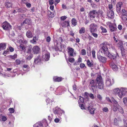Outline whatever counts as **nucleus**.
<instances>
[{
    "instance_id": "obj_1",
    "label": "nucleus",
    "mask_w": 127,
    "mask_h": 127,
    "mask_svg": "<svg viewBox=\"0 0 127 127\" xmlns=\"http://www.w3.org/2000/svg\"><path fill=\"white\" fill-rule=\"evenodd\" d=\"M108 44L104 43L102 44L101 47L100 49V52L103 54L111 59H115L116 58H118L119 56L118 54L116 52L115 55H112L110 54L108 51L107 47Z\"/></svg>"
},
{
    "instance_id": "obj_2",
    "label": "nucleus",
    "mask_w": 127,
    "mask_h": 127,
    "mask_svg": "<svg viewBox=\"0 0 127 127\" xmlns=\"http://www.w3.org/2000/svg\"><path fill=\"white\" fill-rule=\"evenodd\" d=\"M113 93L117 97L122 99L124 96L127 95V88L121 87L114 89Z\"/></svg>"
},
{
    "instance_id": "obj_3",
    "label": "nucleus",
    "mask_w": 127,
    "mask_h": 127,
    "mask_svg": "<svg viewBox=\"0 0 127 127\" xmlns=\"http://www.w3.org/2000/svg\"><path fill=\"white\" fill-rule=\"evenodd\" d=\"M102 11L98 10H93L89 14V16L91 20H94L95 21L99 20V15H102Z\"/></svg>"
},
{
    "instance_id": "obj_4",
    "label": "nucleus",
    "mask_w": 127,
    "mask_h": 127,
    "mask_svg": "<svg viewBox=\"0 0 127 127\" xmlns=\"http://www.w3.org/2000/svg\"><path fill=\"white\" fill-rule=\"evenodd\" d=\"M63 39L61 37H60L54 42L55 49L56 51H61L63 49L62 45Z\"/></svg>"
},
{
    "instance_id": "obj_5",
    "label": "nucleus",
    "mask_w": 127,
    "mask_h": 127,
    "mask_svg": "<svg viewBox=\"0 0 127 127\" xmlns=\"http://www.w3.org/2000/svg\"><path fill=\"white\" fill-rule=\"evenodd\" d=\"M96 81L98 84L97 86L98 88L100 89H102L104 85L101 77L99 76L97 77L96 79Z\"/></svg>"
},
{
    "instance_id": "obj_6",
    "label": "nucleus",
    "mask_w": 127,
    "mask_h": 127,
    "mask_svg": "<svg viewBox=\"0 0 127 127\" xmlns=\"http://www.w3.org/2000/svg\"><path fill=\"white\" fill-rule=\"evenodd\" d=\"M114 79L111 78L107 77L106 78L105 84L107 87H109L112 86L114 83Z\"/></svg>"
},
{
    "instance_id": "obj_7",
    "label": "nucleus",
    "mask_w": 127,
    "mask_h": 127,
    "mask_svg": "<svg viewBox=\"0 0 127 127\" xmlns=\"http://www.w3.org/2000/svg\"><path fill=\"white\" fill-rule=\"evenodd\" d=\"M42 59L43 61H47L49 60L50 58L49 53L47 51H44L43 52Z\"/></svg>"
},
{
    "instance_id": "obj_8",
    "label": "nucleus",
    "mask_w": 127,
    "mask_h": 127,
    "mask_svg": "<svg viewBox=\"0 0 127 127\" xmlns=\"http://www.w3.org/2000/svg\"><path fill=\"white\" fill-rule=\"evenodd\" d=\"M68 53L69 56H75L76 54L75 52H74V49L70 47H68L67 48Z\"/></svg>"
},
{
    "instance_id": "obj_9",
    "label": "nucleus",
    "mask_w": 127,
    "mask_h": 127,
    "mask_svg": "<svg viewBox=\"0 0 127 127\" xmlns=\"http://www.w3.org/2000/svg\"><path fill=\"white\" fill-rule=\"evenodd\" d=\"M112 101L113 103V110L115 112L117 111L118 107L119 106V105L118 104V102L113 97L112 98Z\"/></svg>"
},
{
    "instance_id": "obj_10",
    "label": "nucleus",
    "mask_w": 127,
    "mask_h": 127,
    "mask_svg": "<svg viewBox=\"0 0 127 127\" xmlns=\"http://www.w3.org/2000/svg\"><path fill=\"white\" fill-rule=\"evenodd\" d=\"M2 26L3 29L5 30H9L11 29V25L6 21L3 22Z\"/></svg>"
},
{
    "instance_id": "obj_11",
    "label": "nucleus",
    "mask_w": 127,
    "mask_h": 127,
    "mask_svg": "<svg viewBox=\"0 0 127 127\" xmlns=\"http://www.w3.org/2000/svg\"><path fill=\"white\" fill-rule=\"evenodd\" d=\"M97 83L96 80L95 81L92 80L91 81L89 86L91 87L93 91H94L97 88Z\"/></svg>"
},
{
    "instance_id": "obj_12",
    "label": "nucleus",
    "mask_w": 127,
    "mask_h": 127,
    "mask_svg": "<svg viewBox=\"0 0 127 127\" xmlns=\"http://www.w3.org/2000/svg\"><path fill=\"white\" fill-rule=\"evenodd\" d=\"M97 26L96 24L94 23L91 24L90 26V30L91 33L97 31Z\"/></svg>"
},
{
    "instance_id": "obj_13",
    "label": "nucleus",
    "mask_w": 127,
    "mask_h": 127,
    "mask_svg": "<svg viewBox=\"0 0 127 127\" xmlns=\"http://www.w3.org/2000/svg\"><path fill=\"white\" fill-rule=\"evenodd\" d=\"M53 112L55 114H57L61 115L62 113H64V112L60 109L56 107L55 109L53 110Z\"/></svg>"
},
{
    "instance_id": "obj_14",
    "label": "nucleus",
    "mask_w": 127,
    "mask_h": 127,
    "mask_svg": "<svg viewBox=\"0 0 127 127\" xmlns=\"http://www.w3.org/2000/svg\"><path fill=\"white\" fill-rule=\"evenodd\" d=\"M122 5V3L121 2H119L117 4L116 11L118 14L120 13L121 7Z\"/></svg>"
},
{
    "instance_id": "obj_15",
    "label": "nucleus",
    "mask_w": 127,
    "mask_h": 127,
    "mask_svg": "<svg viewBox=\"0 0 127 127\" xmlns=\"http://www.w3.org/2000/svg\"><path fill=\"white\" fill-rule=\"evenodd\" d=\"M97 59L100 62H101L102 63H105L106 62V58L101 56L98 55L97 56Z\"/></svg>"
},
{
    "instance_id": "obj_16",
    "label": "nucleus",
    "mask_w": 127,
    "mask_h": 127,
    "mask_svg": "<svg viewBox=\"0 0 127 127\" xmlns=\"http://www.w3.org/2000/svg\"><path fill=\"white\" fill-rule=\"evenodd\" d=\"M33 53L34 54L38 53L39 51L40 48L37 46H34L32 49Z\"/></svg>"
},
{
    "instance_id": "obj_17",
    "label": "nucleus",
    "mask_w": 127,
    "mask_h": 127,
    "mask_svg": "<svg viewBox=\"0 0 127 127\" xmlns=\"http://www.w3.org/2000/svg\"><path fill=\"white\" fill-rule=\"evenodd\" d=\"M18 71L17 69H14L13 71H11V74H9L8 75V76L9 77H14L16 76L17 74L16 72Z\"/></svg>"
},
{
    "instance_id": "obj_18",
    "label": "nucleus",
    "mask_w": 127,
    "mask_h": 127,
    "mask_svg": "<svg viewBox=\"0 0 127 127\" xmlns=\"http://www.w3.org/2000/svg\"><path fill=\"white\" fill-rule=\"evenodd\" d=\"M108 17L111 18H113L114 17V12L112 10H111L108 13Z\"/></svg>"
},
{
    "instance_id": "obj_19",
    "label": "nucleus",
    "mask_w": 127,
    "mask_h": 127,
    "mask_svg": "<svg viewBox=\"0 0 127 127\" xmlns=\"http://www.w3.org/2000/svg\"><path fill=\"white\" fill-rule=\"evenodd\" d=\"M41 62V60L40 58V56H38L34 60V62L36 64H40Z\"/></svg>"
},
{
    "instance_id": "obj_20",
    "label": "nucleus",
    "mask_w": 127,
    "mask_h": 127,
    "mask_svg": "<svg viewBox=\"0 0 127 127\" xmlns=\"http://www.w3.org/2000/svg\"><path fill=\"white\" fill-rule=\"evenodd\" d=\"M87 109L89 110L91 114H93L94 113V111L95 109L92 106H89L87 108Z\"/></svg>"
},
{
    "instance_id": "obj_21",
    "label": "nucleus",
    "mask_w": 127,
    "mask_h": 127,
    "mask_svg": "<svg viewBox=\"0 0 127 127\" xmlns=\"http://www.w3.org/2000/svg\"><path fill=\"white\" fill-rule=\"evenodd\" d=\"M26 36L28 38H30L32 37L33 35L30 31H28L26 32Z\"/></svg>"
},
{
    "instance_id": "obj_22",
    "label": "nucleus",
    "mask_w": 127,
    "mask_h": 127,
    "mask_svg": "<svg viewBox=\"0 0 127 127\" xmlns=\"http://www.w3.org/2000/svg\"><path fill=\"white\" fill-rule=\"evenodd\" d=\"M62 26L64 27H68L69 26V21H65L62 24Z\"/></svg>"
},
{
    "instance_id": "obj_23",
    "label": "nucleus",
    "mask_w": 127,
    "mask_h": 127,
    "mask_svg": "<svg viewBox=\"0 0 127 127\" xmlns=\"http://www.w3.org/2000/svg\"><path fill=\"white\" fill-rule=\"evenodd\" d=\"M43 125L41 122H37L33 125V127H43Z\"/></svg>"
},
{
    "instance_id": "obj_24",
    "label": "nucleus",
    "mask_w": 127,
    "mask_h": 127,
    "mask_svg": "<svg viewBox=\"0 0 127 127\" xmlns=\"http://www.w3.org/2000/svg\"><path fill=\"white\" fill-rule=\"evenodd\" d=\"M21 39L18 40V41L20 43H22L24 44H26L27 43V41L24 39V37H22Z\"/></svg>"
},
{
    "instance_id": "obj_25",
    "label": "nucleus",
    "mask_w": 127,
    "mask_h": 127,
    "mask_svg": "<svg viewBox=\"0 0 127 127\" xmlns=\"http://www.w3.org/2000/svg\"><path fill=\"white\" fill-rule=\"evenodd\" d=\"M110 66L115 71L117 70L118 67L117 65L111 63L110 64Z\"/></svg>"
},
{
    "instance_id": "obj_26",
    "label": "nucleus",
    "mask_w": 127,
    "mask_h": 127,
    "mask_svg": "<svg viewBox=\"0 0 127 127\" xmlns=\"http://www.w3.org/2000/svg\"><path fill=\"white\" fill-rule=\"evenodd\" d=\"M23 69L25 72L29 70V67L28 65H24L23 66Z\"/></svg>"
},
{
    "instance_id": "obj_27",
    "label": "nucleus",
    "mask_w": 127,
    "mask_h": 127,
    "mask_svg": "<svg viewBox=\"0 0 127 127\" xmlns=\"http://www.w3.org/2000/svg\"><path fill=\"white\" fill-rule=\"evenodd\" d=\"M63 78L61 77H55L53 78L54 80L56 82H60L62 80Z\"/></svg>"
},
{
    "instance_id": "obj_28",
    "label": "nucleus",
    "mask_w": 127,
    "mask_h": 127,
    "mask_svg": "<svg viewBox=\"0 0 127 127\" xmlns=\"http://www.w3.org/2000/svg\"><path fill=\"white\" fill-rule=\"evenodd\" d=\"M66 60L67 63H68V61L71 63H73L74 61L75 60L74 58L69 57L68 60V59L66 58Z\"/></svg>"
},
{
    "instance_id": "obj_29",
    "label": "nucleus",
    "mask_w": 127,
    "mask_h": 127,
    "mask_svg": "<svg viewBox=\"0 0 127 127\" xmlns=\"http://www.w3.org/2000/svg\"><path fill=\"white\" fill-rule=\"evenodd\" d=\"M37 39L36 36H35L33 38V39L30 41V42L34 44L35 43L37 40Z\"/></svg>"
},
{
    "instance_id": "obj_30",
    "label": "nucleus",
    "mask_w": 127,
    "mask_h": 127,
    "mask_svg": "<svg viewBox=\"0 0 127 127\" xmlns=\"http://www.w3.org/2000/svg\"><path fill=\"white\" fill-rule=\"evenodd\" d=\"M109 27L110 30L111 32H114L116 30V27L113 26L111 25H109Z\"/></svg>"
},
{
    "instance_id": "obj_31",
    "label": "nucleus",
    "mask_w": 127,
    "mask_h": 127,
    "mask_svg": "<svg viewBox=\"0 0 127 127\" xmlns=\"http://www.w3.org/2000/svg\"><path fill=\"white\" fill-rule=\"evenodd\" d=\"M85 32V29L84 27H82L79 31V32L80 34L84 33Z\"/></svg>"
},
{
    "instance_id": "obj_32",
    "label": "nucleus",
    "mask_w": 127,
    "mask_h": 127,
    "mask_svg": "<svg viewBox=\"0 0 127 127\" xmlns=\"http://www.w3.org/2000/svg\"><path fill=\"white\" fill-rule=\"evenodd\" d=\"M118 46L120 48H123V43L122 41L120 40H118Z\"/></svg>"
},
{
    "instance_id": "obj_33",
    "label": "nucleus",
    "mask_w": 127,
    "mask_h": 127,
    "mask_svg": "<svg viewBox=\"0 0 127 127\" xmlns=\"http://www.w3.org/2000/svg\"><path fill=\"white\" fill-rule=\"evenodd\" d=\"M6 44L4 43L0 44V51L1 49H4L6 47Z\"/></svg>"
},
{
    "instance_id": "obj_34",
    "label": "nucleus",
    "mask_w": 127,
    "mask_h": 127,
    "mask_svg": "<svg viewBox=\"0 0 127 127\" xmlns=\"http://www.w3.org/2000/svg\"><path fill=\"white\" fill-rule=\"evenodd\" d=\"M78 102L79 104L81 103H83L84 102V98L82 97L79 96Z\"/></svg>"
},
{
    "instance_id": "obj_35",
    "label": "nucleus",
    "mask_w": 127,
    "mask_h": 127,
    "mask_svg": "<svg viewBox=\"0 0 127 127\" xmlns=\"http://www.w3.org/2000/svg\"><path fill=\"white\" fill-rule=\"evenodd\" d=\"M71 23L74 26H75L76 25L77 22L76 19L72 18L71 20Z\"/></svg>"
},
{
    "instance_id": "obj_36",
    "label": "nucleus",
    "mask_w": 127,
    "mask_h": 127,
    "mask_svg": "<svg viewBox=\"0 0 127 127\" xmlns=\"http://www.w3.org/2000/svg\"><path fill=\"white\" fill-rule=\"evenodd\" d=\"M118 109L119 111L122 114L124 113V110L122 107L119 105V106L118 107Z\"/></svg>"
},
{
    "instance_id": "obj_37",
    "label": "nucleus",
    "mask_w": 127,
    "mask_h": 127,
    "mask_svg": "<svg viewBox=\"0 0 127 127\" xmlns=\"http://www.w3.org/2000/svg\"><path fill=\"white\" fill-rule=\"evenodd\" d=\"M12 5L11 3L9 2H6L5 3V6L7 8H9L11 7Z\"/></svg>"
},
{
    "instance_id": "obj_38",
    "label": "nucleus",
    "mask_w": 127,
    "mask_h": 127,
    "mask_svg": "<svg viewBox=\"0 0 127 127\" xmlns=\"http://www.w3.org/2000/svg\"><path fill=\"white\" fill-rule=\"evenodd\" d=\"M42 123L44 125L45 127H46L48 126V124L46 119H43L42 121Z\"/></svg>"
},
{
    "instance_id": "obj_39",
    "label": "nucleus",
    "mask_w": 127,
    "mask_h": 127,
    "mask_svg": "<svg viewBox=\"0 0 127 127\" xmlns=\"http://www.w3.org/2000/svg\"><path fill=\"white\" fill-rule=\"evenodd\" d=\"M122 19L124 22H126L127 21V16L123 15L122 16Z\"/></svg>"
},
{
    "instance_id": "obj_40",
    "label": "nucleus",
    "mask_w": 127,
    "mask_h": 127,
    "mask_svg": "<svg viewBox=\"0 0 127 127\" xmlns=\"http://www.w3.org/2000/svg\"><path fill=\"white\" fill-rule=\"evenodd\" d=\"M123 102L124 104L127 106V97H124L123 99Z\"/></svg>"
},
{
    "instance_id": "obj_41",
    "label": "nucleus",
    "mask_w": 127,
    "mask_h": 127,
    "mask_svg": "<svg viewBox=\"0 0 127 127\" xmlns=\"http://www.w3.org/2000/svg\"><path fill=\"white\" fill-rule=\"evenodd\" d=\"M87 64L89 66L91 67L93 65V64L89 60H88L87 61Z\"/></svg>"
},
{
    "instance_id": "obj_42",
    "label": "nucleus",
    "mask_w": 127,
    "mask_h": 127,
    "mask_svg": "<svg viewBox=\"0 0 127 127\" xmlns=\"http://www.w3.org/2000/svg\"><path fill=\"white\" fill-rule=\"evenodd\" d=\"M33 56V54H30L27 58L26 59L27 60H30L32 58Z\"/></svg>"
},
{
    "instance_id": "obj_43",
    "label": "nucleus",
    "mask_w": 127,
    "mask_h": 127,
    "mask_svg": "<svg viewBox=\"0 0 127 127\" xmlns=\"http://www.w3.org/2000/svg\"><path fill=\"white\" fill-rule=\"evenodd\" d=\"M48 13L50 17L52 18L54 17V14L51 12L50 11H48Z\"/></svg>"
},
{
    "instance_id": "obj_44",
    "label": "nucleus",
    "mask_w": 127,
    "mask_h": 127,
    "mask_svg": "<svg viewBox=\"0 0 127 127\" xmlns=\"http://www.w3.org/2000/svg\"><path fill=\"white\" fill-rule=\"evenodd\" d=\"M17 55L16 54H14L13 55H10L9 56V57L11 59H15L16 58H17Z\"/></svg>"
},
{
    "instance_id": "obj_45",
    "label": "nucleus",
    "mask_w": 127,
    "mask_h": 127,
    "mask_svg": "<svg viewBox=\"0 0 127 127\" xmlns=\"http://www.w3.org/2000/svg\"><path fill=\"white\" fill-rule=\"evenodd\" d=\"M121 53L122 56H124L125 55V51L124 49L123 48H121Z\"/></svg>"
},
{
    "instance_id": "obj_46",
    "label": "nucleus",
    "mask_w": 127,
    "mask_h": 127,
    "mask_svg": "<svg viewBox=\"0 0 127 127\" xmlns=\"http://www.w3.org/2000/svg\"><path fill=\"white\" fill-rule=\"evenodd\" d=\"M100 28L102 32H103L106 33L107 32V30L105 28L103 27L102 26H101Z\"/></svg>"
},
{
    "instance_id": "obj_47",
    "label": "nucleus",
    "mask_w": 127,
    "mask_h": 127,
    "mask_svg": "<svg viewBox=\"0 0 127 127\" xmlns=\"http://www.w3.org/2000/svg\"><path fill=\"white\" fill-rule=\"evenodd\" d=\"M95 51L94 50H93L92 51V55L93 57L94 58H95Z\"/></svg>"
},
{
    "instance_id": "obj_48",
    "label": "nucleus",
    "mask_w": 127,
    "mask_h": 127,
    "mask_svg": "<svg viewBox=\"0 0 127 127\" xmlns=\"http://www.w3.org/2000/svg\"><path fill=\"white\" fill-rule=\"evenodd\" d=\"M30 22V21L29 19H26L23 22V24H28Z\"/></svg>"
},
{
    "instance_id": "obj_49",
    "label": "nucleus",
    "mask_w": 127,
    "mask_h": 127,
    "mask_svg": "<svg viewBox=\"0 0 127 127\" xmlns=\"http://www.w3.org/2000/svg\"><path fill=\"white\" fill-rule=\"evenodd\" d=\"M21 11V9L19 8H18L17 9L14 10L13 12V13H17V12H20Z\"/></svg>"
},
{
    "instance_id": "obj_50",
    "label": "nucleus",
    "mask_w": 127,
    "mask_h": 127,
    "mask_svg": "<svg viewBox=\"0 0 127 127\" xmlns=\"http://www.w3.org/2000/svg\"><path fill=\"white\" fill-rule=\"evenodd\" d=\"M25 4L26 5L27 7L28 8H30L31 6V4L28 2L25 3Z\"/></svg>"
},
{
    "instance_id": "obj_51",
    "label": "nucleus",
    "mask_w": 127,
    "mask_h": 127,
    "mask_svg": "<svg viewBox=\"0 0 127 127\" xmlns=\"http://www.w3.org/2000/svg\"><path fill=\"white\" fill-rule=\"evenodd\" d=\"M81 54L83 55H85L86 54V50L84 49H82L81 51Z\"/></svg>"
},
{
    "instance_id": "obj_52",
    "label": "nucleus",
    "mask_w": 127,
    "mask_h": 127,
    "mask_svg": "<svg viewBox=\"0 0 127 127\" xmlns=\"http://www.w3.org/2000/svg\"><path fill=\"white\" fill-rule=\"evenodd\" d=\"M121 13L123 15H125L127 14V11L125 9L122 10Z\"/></svg>"
},
{
    "instance_id": "obj_53",
    "label": "nucleus",
    "mask_w": 127,
    "mask_h": 127,
    "mask_svg": "<svg viewBox=\"0 0 127 127\" xmlns=\"http://www.w3.org/2000/svg\"><path fill=\"white\" fill-rule=\"evenodd\" d=\"M82 59L80 57L78 58V61L76 63H75L74 64L76 65H77V63H81L82 62Z\"/></svg>"
},
{
    "instance_id": "obj_54",
    "label": "nucleus",
    "mask_w": 127,
    "mask_h": 127,
    "mask_svg": "<svg viewBox=\"0 0 127 127\" xmlns=\"http://www.w3.org/2000/svg\"><path fill=\"white\" fill-rule=\"evenodd\" d=\"M8 110L9 111L10 113H13L14 112V109L13 108H9L8 109Z\"/></svg>"
},
{
    "instance_id": "obj_55",
    "label": "nucleus",
    "mask_w": 127,
    "mask_h": 127,
    "mask_svg": "<svg viewBox=\"0 0 127 127\" xmlns=\"http://www.w3.org/2000/svg\"><path fill=\"white\" fill-rule=\"evenodd\" d=\"M108 7L109 9L110 10V11L111 10H113V5L112 4H109L108 5Z\"/></svg>"
},
{
    "instance_id": "obj_56",
    "label": "nucleus",
    "mask_w": 127,
    "mask_h": 127,
    "mask_svg": "<svg viewBox=\"0 0 127 127\" xmlns=\"http://www.w3.org/2000/svg\"><path fill=\"white\" fill-rule=\"evenodd\" d=\"M80 67L81 68H83L84 67H86L85 64L84 63H82L80 64Z\"/></svg>"
},
{
    "instance_id": "obj_57",
    "label": "nucleus",
    "mask_w": 127,
    "mask_h": 127,
    "mask_svg": "<svg viewBox=\"0 0 127 127\" xmlns=\"http://www.w3.org/2000/svg\"><path fill=\"white\" fill-rule=\"evenodd\" d=\"M20 48L22 50H24L25 48V47L22 44H21L19 46Z\"/></svg>"
},
{
    "instance_id": "obj_58",
    "label": "nucleus",
    "mask_w": 127,
    "mask_h": 127,
    "mask_svg": "<svg viewBox=\"0 0 127 127\" xmlns=\"http://www.w3.org/2000/svg\"><path fill=\"white\" fill-rule=\"evenodd\" d=\"M79 105L81 108L82 109H85V106L83 104H80L79 103Z\"/></svg>"
},
{
    "instance_id": "obj_59",
    "label": "nucleus",
    "mask_w": 127,
    "mask_h": 127,
    "mask_svg": "<svg viewBox=\"0 0 127 127\" xmlns=\"http://www.w3.org/2000/svg\"><path fill=\"white\" fill-rule=\"evenodd\" d=\"M46 102L47 103H51L52 102H53V100H51L49 98H47L46 99Z\"/></svg>"
},
{
    "instance_id": "obj_60",
    "label": "nucleus",
    "mask_w": 127,
    "mask_h": 127,
    "mask_svg": "<svg viewBox=\"0 0 127 127\" xmlns=\"http://www.w3.org/2000/svg\"><path fill=\"white\" fill-rule=\"evenodd\" d=\"M54 0H49V4L50 5H53L54 3Z\"/></svg>"
},
{
    "instance_id": "obj_61",
    "label": "nucleus",
    "mask_w": 127,
    "mask_h": 127,
    "mask_svg": "<svg viewBox=\"0 0 127 127\" xmlns=\"http://www.w3.org/2000/svg\"><path fill=\"white\" fill-rule=\"evenodd\" d=\"M87 55L89 56H90L91 55V50L90 48H89L87 50Z\"/></svg>"
},
{
    "instance_id": "obj_62",
    "label": "nucleus",
    "mask_w": 127,
    "mask_h": 127,
    "mask_svg": "<svg viewBox=\"0 0 127 127\" xmlns=\"http://www.w3.org/2000/svg\"><path fill=\"white\" fill-rule=\"evenodd\" d=\"M114 122L115 125L117 126L118 125V121L117 119L115 118L114 120Z\"/></svg>"
},
{
    "instance_id": "obj_63",
    "label": "nucleus",
    "mask_w": 127,
    "mask_h": 127,
    "mask_svg": "<svg viewBox=\"0 0 127 127\" xmlns=\"http://www.w3.org/2000/svg\"><path fill=\"white\" fill-rule=\"evenodd\" d=\"M32 48V47L31 45H30L28 47V51H27L28 53H29L31 52Z\"/></svg>"
},
{
    "instance_id": "obj_64",
    "label": "nucleus",
    "mask_w": 127,
    "mask_h": 127,
    "mask_svg": "<svg viewBox=\"0 0 127 127\" xmlns=\"http://www.w3.org/2000/svg\"><path fill=\"white\" fill-rule=\"evenodd\" d=\"M7 119V117H6L5 116H2L1 118V120L3 121H5Z\"/></svg>"
}]
</instances>
